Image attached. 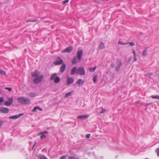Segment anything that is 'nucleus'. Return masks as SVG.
Returning <instances> with one entry per match:
<instances>
[{
    "label": "nucleus",
    "mask_w": 159,
    "mask_h": 159,
    "mask_svg": "<svg viewBox=\"0 0 159 159\" xmlns=\"http://www.w3.org/2000/svg\"><path fill=\"white\" fill-rule=\"evenodd\" d=\"M129 43L131 46H133L134 45V43L132 42H129Z\"/></svg>",
    "instance_id": "4c0bfd02"
},
{
    "label": "nucleus",
    "mask_w": 159,
    "mask_h": 159,
    "mask_svg": "<svg viewBox=\"0 0 159 159\" xmlns=\"http://www.w3.org/2000/svg\"><path fill=\"white\" fill-rule=\"evenodd\" d=\"M63 60L60 57H57L54 61L53 64L55 65H59L63 63Z\"/></svg>",
    "instance_id": "39448f33"
},
{
    "label": "nucleus",
    "mask_w": 159,
    "mask_h": 159,
    "mask_svg": "<svg viewBox=\"0 0 159 159\" xmlns=\"http://www.w3.org/2000/svg\"><path fill=\"white\" fill-rule=\"evenodd\" d=\"M93 82L94 83H96L98 81L97 75H95L93 78Z\"/></svg>",
    "instance_id": "5701e85b"
},
{
    "label": "nucleus",
    "mask_w": 159,
    "mask_h": 159,
    "mask_svg": "<svg viewBox=\"0 0 159 159\" xmlns=\"http://www.w3.org/2000/svg\"><path fill=\"white\" fill-rule=\"evenodd\" d=\"M77 70V68L76 66L73 67L71 70V75H73L76 73V71Z\"/></svg>",
    "instance_id": "f3484780"
},
{
    "label": "nucleus",
    "mask_w": 159,
    "mask_h": 159,
    "mask_svg": "<svg viewBox=\"0 0 159 159\" xmlns=\"http://www.w3.org/2000/svg\"><path fill=\"white\" fill-rule=\"evenodd\" d=\"M78 157H75V156L73 155V156H69L68 157V159H79Z\"/></svg>",
    "instance_id": "a878e982"
},
{
    "label": "nucleus",
    "mask_w": 159,
    "mask_h": 159,
    "mask_svg": "<svg viewBox=\"0 0 159 159\" xmlns=\"http://www.w3.org/2000/svg\"><path fill=\"white\" fill-rule=\"evenodd\" d=\"M48 133V132L47 131H44L43 132H42L39 133L38 134V135H40V134H47Z\"/></svg>",
    "instance_id": "2f4dec72"
},
{
    "label": "nucleus",
    "mask_w": 159,
    "mask_h": 159,
    "mask_svg": "<svg viewBox=\"0 0 159 159\" xmlns=\"http://www.w3.org/2000/svg\"><path fill=\"white\" fill-rule=\"evenodd\" d=\"M72 93L71 92H70L67 93H66V94L65 96V97L67 98V97L70 96L71 95Z\"/></svg>",
    "instance_id": "cd10ccee"
},
{
    "label": "nucleus",
    "mask_w": 159,
    "mask_h": 159,
    "mask_svg": "<svg viewBox=\"0 0 159 159\" xmlns=\"http://www.w3.org/2000/svg\"><path fill=\"white\" fill-rule=\"evenodd\" d=\"M74 82V79L73 78H70L69 76L67 77V85H68L71 84Z\"/></svg>",
    "instance_id": "9d476101"
},
{
    "label": "nucleus",
    "mask_w": 159,
    "mask_h": 159,
    "mask_svg": "<svg viewBox=\"0 0 159 159\" xmlns=\"http://www.w3.org/2000/svg\"><path fill=\"white\" fill-rule=\"evenodd\" d=\"M151 104V103H150V104H148L147 105H149V104Z\"/></svg>",
    "instance_id": "5fc2aeb1"
},
{
    "label": "nucleus",
    "mask_w": 159,
    "mask_h": 159,
    "mask_svg": "<svg viewBox=\"0 0 159 159\" xmlns=\"http://www.w3.org/2000/svg\"><path fill=\"white\" fill-rule=\"evenodd\" d=\"M117 64L118 66L116 67V70L117 71H118L120 66H121V62L120 61H118L117 62Z\"/></svg>",
    "instance_id": "a211bd4d"
},
{
    "label": "nucleus",
    "mask_w": 159,
    "mask_h": 159,
    "mask_svg": "<svg viewBox=\"0 0 159 159\" xmlns=\"http://www.w3.org/2000/svg\"><path fill=\"white\" fill-rule=\"evenodd\" d=\"M40 159H48L46 157H44L42 158H41Z\"/></svg>",
    "instance_id": "49530a36"
},
{
    "label": "nucleus",
    "mask_w": 159,
    "mask_h": 159,
    "mask_svg": "<svg viewBox=\"0 0 159 159\" xmlns=\"http://www.w3.org/2000/svg\"><path fill=\"white\" fill-rule=\"evenodd\" d=\"M105 48L104 43L102 42H101L99 43L98 46V50H101Z\"/></svg>",
    "instance_id": "f8f14e48"
},
{
    "label": "nucleus",
    "mask_w": 159,
    "mask_h": 159,
    "mask_svg": "<svg viewBox=\"0 0 159 159\" xmlns=\"http://www.w3.org/2000/svg\"><path fill=\"white\" fill-rule=\"evenodd\" d=\"M57 76V74L56 73H54L52 74L50 77V79L51 80H53Z\"/></svg>",
    "instance_id": "aec40b11"
},
{
    "label": "nucleus",
    "mask_w": 159,
    "mask_h": 159,
    "mask_svg": "<svg viewBox=\"0 0 159 159\" xmlns=\"http://www.w3.org/2000/svg\"><path fill=\"white\" fill-rule=\"evenodd\" d=\"M77 57L76 56L74 57L71 60V62L73 65H75L78 62Z\"/></svg>",
    "instance_id": "2eb2a0df"
},
{
    "label": "nucleus",
    "mask_w": 159,
    "mask_h": 159,
    "mask_svg": "<svg viewBox=\"0 0 159 159\" xmlns=\"http://www.w3.org/2000/svg\"><path fill=\"white\" fill-rule=\"evenodd\" d=\"M89 116V115H81L78 116L77 118L80 119H83L84 120L85 119Z\"/></svg>",
    "instance_id": "4468645a"
},
{
    "label": "nucleus",
    "mask_w": 159,
    "mask_h": 159,
    "mask_svg": "<svg viewBox=\"0 0 159 159\" xmlns=\"http://www.w3.org/2000/svg\"><path fill=\"white\" fill-rule=\"evenodd\" d=\"M97 68V66H95L93 67H90L89 68V71L90 72H92L95 71Z\"/></svg>",
    "instance_id": "4be33fe9"
},
{
    "label": "nucleus",
    "mask_w": 159,
    "mask_h": 159,
    "mask_svg": "<svg viewBox=\"0 0 159 159\" xmlns=\"http://www.w3.org/2000/svg\"><path fill=\"white\" fill-rule=\"evenodd\" d=\"M3 122L2 121H0V127H1L3 125Z\"/></svg>",
    "instance_id": "a19ab883"
},
{
    "label": "nucleus",
    "mask_w": 159,
    "mask_h": 159,
    "mask_svg": "<svg viewBox=\"0 0 159 159\" xmlns=\"http://www.w3.org/2000/svg\"><path fill=\"white\" fill-rule=\"evenodd\" d=\"M69 1V0H65L63 2V4L64 5L65 4L67 3Z\"/></svg>",
    "instance_id": "e433bc0d"
},
{
    "label": "nucleus",
    "mask_w": 159,
    "mask_h": 159,
    "mask_svg": "<svg viewBox=\"0 0 159 159\" xmlns=\"http://www.w3.org/2000/svg\"><path fill=\"white\" fill-rule=\"evenodd\" d=\"M9 109L7 108L2 107L0 108V111L2 113H7L9 112Z\"/></svg>",
    "instance_id": "6e6552de"
},
{
    "label": "nucleus",
    "mask_w": 159,
    "mask_h": 159,
    "mask_svg": "<svg viewBox=\"0 0 159 159\" xmlns=\"http://www.w3.org/2000/svg\"><path fill=\"white\" fill-rule=\"evenodd\" d=\"M158 151H159V148H157L156 149V152L157 153V152Z\"/></svg>",
    "instance_id": "a18cd8bd"
},
{
    "label": "nucleus",
    "mask_w": 159,
    "mask_h": 159,
    "mask_svg": "<svg viewBox=\"0 0 159 159\" xmlns=\"http://www.w3.org/2000/svg\"><path fill=\"white\" fill-rule=\"evenodd\" d=\"M4 101V98L3 97H0V103Z\"/></svg>",
    "instance_id": "f704fd0d"
},
{
    "label": "nucleus",
    "mask_w": 159,
    "mask_h": 159,
    "mask_svg": "<svg viewBox=\"0 0 159 159\" xmlns=\"http://www.w3.org/2000/svg\"><path fill=\"white\" fill-rule=\"evenodd\" d=\"M38 21V20L37 19H35L34 20H32L31 19H30L27 20L26 21L27 22H35Z\"/></svg>",
    "instance_id": "b1692460"
},
{
    "label": "nucleus",
    "mask_w": 159,
    "mask_h": 159,
    "mask_svg": "<svg viewBox=\"0 0 159 159\" xmlns=\"http://www.w3.org/2000/svg\"><path fill=\"white\" fill-rule=\"evenodd\" d=\"M6 89L8 90L9 91L11 92L12 90V89L10 87H6L5 88Z\"/></svg>",
    "instance_id": "473e14b6"
},
{
    "label": "nucleus",
    "mask_w": 159,
    "mask_h": 159,
    "mask_svg": "<svg viewBox=\"0 0 159 159\" xmlns=\"http://www.w3.org/2000/svg\"><path fill=\"white\" fill-rule=\"evenodd\" d=\"M132 58V57H129L128 62H129L131 60Z\"/></svg>",
    "instance_id": "c03bdc74"
},
{
    "label": "nucleus",
    "mask_w": 159,
    "mask_h": 159,
    "mask_svg": "<svg viewBox=\"0 0 159 159\" xmlns=\"http://www.w3.org/2000/svg\"><path fill=\"white\" fill-rule=\"evenodd\" d=\"M60 80V79L58 76H57L54 79V83L56 84L58 83Z\"/></svg>",
    "instance_id": "412c9836"
},
{
    "label": "nucleus",
    "mask_w": 159,
    "mask_h": 159,
    "mask_svg": "<svg viewBox=\"0 0 159 159\" xmlns=\"http://www.w3.org/2000/svg\"><path fill=\"white\" fill-rule=\"evenodd\" d=\"M8 101H5L4 102V105L6 106H9L11 105L13 102V98H10L8 99Z\"/></svg>",
    "instance_id": "423d86ee"
},
{
    "label": "nucleus",
    "mask_w": 159,
    "mask_h": 159,
    "mask_svg": "<svg viewBox=\"0 0 159 159\" xmlns=\"http://www.w3.org/2000/svg\"><path fill=\"white\" fill-rule=\"evenodd\" d=\"M0 74L2 75H6L5 71L0 69Z\"/></svg>",
    "instance_id": "bb28decb"
},
{
    "label": "nucleus",
    "mask_w": 159,
    "mask_h": 159,
    "mask_svg": "<svg viewBox=\"0 0 159 159\" xmlns=\"http://www.w3.org/2000/svg\"><path fill=\"white\" fill-rule=\"evenodd\" d=\"M133 53L134 54V56H135V55H136V52H135L134 49H133Z\"/></svg>",
    "instance_id": "79ce46f5"
},
{
    "label": "nucleus",
    "mask_w": 159,
    "mask_h": 159,
    "mask_svg": "<svg viewBox=\"0 0 159 159\" xmlns=\"http://www.w3.org/2000/svg\"><path fill=\"white\" fill-rule=\"evenodd\" d=\"M157 156L159 157V151H158L157 152Z\"/></svg>",
    "instance_id": "de8ad7c7"
},
{
    "label": "nucleus",
    "mask_w": 159,
    "mask_h": 159,
    "mask_svg": "<svg viewBox=\"0 0 159 159\" xmlns=\"http://www.w3.org/2000/svg\"><path fill=\"white\" fill-rule=\"evenodd\" d=\"M17 100L19 102L25 105L29 104L30 103V100L29 99L24 98L23 97L18 98Z\"/></svg>",
    "instance_id": "f257e3e1"
},
{
    "label": "nucleus",
    "mask_w": 159,
    "mask_h": 159,
    "mask_svg": "<svg viewBox=\"0 0 159 159\" xmlns=\"http://www.w3.org/2000/svg\"><path fill=\"white\" fill-rule=\"evenodd\" d=\"M83 51L82 49H78L76 52V55L78 57V59L79 61L81 60L83 56Z\"/></svg>",
    "instance_id": "7ed1b4c3"
},
{
    "label": "nucleus",
    "mask_w": 159,
    "mask_h": 159,
    "mask_svg": "<svg viewBox=\"0 0 159 159\" xmlns=\"http://www.w3.org/2000/svg\"><path fill=\"white\" fill-rule=\"evenodd\" d=\"M134 61H137V58H136V55H135V57H134Z\"/></svg>",
    "instance_id": "37998d69"
},
{
    "label": "nucleus",
    "mask_w": 159,
    "mask_h": 159,
    "mask_svg": "<svg viewBox=\"0 0 159 159\" xmlns=\"http://www.w3.org/2000/svg\"><path fill=\"white\" fill-rule=\"evenodd\" d=\"M2 91V90L1 89H0V94L1 93Z\"/></svg>",
    "instance_id": "8fccbe9b"
},
{
    "label": "nucleus",
    "mask_w": 159,
    "mask_h": 159,
    "mask_svg": "<svg viewBox=\"0 0 159 159\" xmlns=\"http://www.w3.org/2000/svg\"><path fill=\"white\" fill-rule=\"evenodd\" d=\"M85 71L83 67H79L76 71V73L78 75H81L85 74Z\"/></svg>",
    "instance_id": "20e7f679"
},
{
    "label": "nucleus",
    "mask_w": 159,
    "mask_h": 159,
    "mask_svg": "<svg viewBox=\"0 0 159 159\" xmlns=\"http://www.w3.org/2000/svg\"><path fill=\"white\" fill-rule=\"evenodd\" d=\"M147 54V50L146 49H145L143 52V56H146Z\"/></svg>",
    "instance_id": "c756f323"
},
{
    "label": "nucleus",
    "mask_w": 159,
    "mask_h": 159,
    "mask_svg": "<svg viewBox=\"0 0 159 159\" xmlns=\"http://www.w3.org/2000/svg\"><path fill=\"white\" fill-rule=\"evenodd\" d=\"M129 43H123L121 41H119L118 42V43L119 44H121V45H125L128 44Z\"/></svg>",
    "instance_id": "c85d7f7f"
},
{
    "label": "nucleus",
    "mask_w": 159,
    "mask_h": 159,
    "mask_svg": "<svg viewBox=\"0 0 159 159\" xmlns=\"http://www.w3.org/2000/svg\"><path fill=\"white\" fill-rule=\"evenodd\" d=\"M66 67V65L65 63H63L62 64V65L61 66L60 69V71L61 73H63L64 72L65 70Z\"/></svg>",
    "instance_id": "ddd939ff"
},
{
    "label": "nucleus",
    "mask_w": 159,
    "mask_h": 159,
    "mask_svg": "<svg viewBox=\"0 0 159 159\" xmlns=\"http://www.w3.org/2000/svg\"><path fill=\"white\" fill-rule=\"evenodd\" d=\"M37 109H38L41 111H42V109L39 106H36L34 107V109L32 110V111L37 112L36 110Z\"/></svg>",
    "instance_id": "6ab92c4d"
},
{
    "label": "nucleus",
    "mask_w": 159,
    "mask_h": 159,
    "mask_svg": "<svg viewBox=\"0 0 159 159\" xmlns=\"http://www.w3.org/2000/svg\"><path fill=\"white\" fill-rule=\"evenodd\" d=\"M43 78V75H41L34 78L33 80V82L35 84H39L42 81Z\"/></svg>",
    "instance_id": "f03ea898"
},
{
    "label": "nucleus",
    "mask_w": 159,
    "mask_h": 159,
    "mask_svg": "<svg viewBox=\"0 0 159 159\" xmlns=\"http://www.w3.org/2000/svg\"><path fill=\"white\" fill-rule=\"evenodd\" d=\"M23 114H20L19 115H14L13 116H10L9 117V118L10 119H16L20 117V116L23 115Z\"/></svg>",
    "instance_id": "9b49d317"
},
{
    "label": "nucleus",
    "mask_w": 159,
    "mask_h": 159,
    "mask_svg": "<svg viewBox=\"0 0 159 159\" xmlns=\"http://www.w3.org/2000/svg\"><path fill=\"white\" fill-rule=\"evenodd\" d=\"M90 134H88L86 135V138H89L90 137Z\"/></svg>",
    "instance_id": "58836bf2"
},
{
    "label": "nucleus",
    "mask_w": 159,
    "mask_h": 159,
    "mask_svg": "<svg viewBox=\"0 0 159 159\" xmlns=\"http://www.w3.org/2000/svg\"><path fill=\"white\" fill-rule=\"evenodd\" d=\"M30 95L31 97H34L36 96V94L34 93H31Z\"/></svg>",
    "instance_id": "72a5a7b5"
},
{
    "label": "nucleus",
    "mask_w": 159,
    "mask_h": 159,
    "mask_svg": "<svg viewBox=\"0 0 159 159\" xmlns=\"http://www.w3.org/2000/svg\"><path fill=\"white\" fill-rule=\"evenodd\" d=\"M36 143H35L33 145V148L34 147Z\"/></svg>",
    "instance_id": "3c124183"
},
{
    "label": "nucleus",
    "mask_w": 159,
    "mask_h": 159,
    "mask_svg": "<svg viewBox=\"0 0 159 159\" xmlns=\"http://www.w3.org/2000/svg\"><path fill=\"white\" fill-rule=\"evenodd\" d=\"M114 66V65H113V66H112H112H111V67H113Z\"/></svg>",
    "instance_id": "864d4df0"
},
{
    "label": "nucleus",
    "mask_w": 159,
    "mask_h": 159,
    "mask_svg": "<svg viewBox=\"0 0 159 159\" xmlns=\"http://www.w3.org/2000/svg\"><path fill=\"white\" fill-rule=\"evenodd\" d=\"M40 74V72L36 70L33 72H31V75L32 77L36 78Z\"/></svg>",
    "instance_id": "1a4fd4ad"
},
{
    "label": "nucleus",
    "mask_w": 159,
    "mask_h": 159,
    "mask_svg": "<svg viewBox=\"0 0 159 159\" xmlns=\"http://www.w3.org/2000/svg\"><path fill=\"white\" fill-rule=\"evenodd\" d=\"M151 97L153 99H159V95H152L151 96Z\"/></svg>",
    "instance_id": "393cba45"
},
{
    "label": "nucleus",
    "mask_w": 159,
    "mask_h": 159,
    "mask_svg": "<svg viewBox=\"0 0 159 159\" xmlns=\"http://www.w3.org/2000/svg\"><path fill=\"white\" fill-rule=\"evenodd\" d=\"M73 48L72 46L68 47L65 49H64L62 51V52L64 53L67 52L70 53L73 50Z\"/></svg>",
    "instance_id": "0eeeda50"
},
{
    "label": "nucleus",
    "mask_w": 159,
    "mask_h": 159,
    "mask_svg": "<svg viewBox=\"0 0 159 159\" xmlns=\"http://www.w3.org/2000/svg\"><path fill=\"white\" fill-rule=\"evenodd\" d=\"M106 111V110H105V109H102V111H100V114H102V113H104V112H105Z\"/></svg>",
    "instance_id": "c9c22d12"
},
{
    "label": "nucleus",
    "mask_w": 159,
    "mask_h": 159,
    "mask_svg": "<svg viewBox=\"0 0 159 159\" xmlns=\"http://www.w3.org/2000/svg\"><path fill=\"white\" fill-rule=\"evenodd\" d=\"M2 4V2H0V6Z\"/></svg>",
    "instance_id": "603ef678"
},
{
    "label": "nucleus",
    "mask_w": 159,
    "mask_h": 159,
    "mask_svg": "<svg viewBox=\"0 0 159 159\" xmlns=\"http://www.w3.org/2000/svg\"><path fill=\"white\" fill-rule=\"evenodd\" d=\"M136 103H137V104H139V103H140V101H137V102H136Z\"/></svg>",
    "instance_id": "09e8293b"
},
{
    "label": "nucleus",
    "mask_w": 159,
    "mask_h": 159,
    "mask_svg": "<svg viewBox=\"0 0 159 159\" xmlns=\"http://www.w3.org/2000/svg\"><path fill=\"white\" fill-rule=\"evenodd\" d=\"M66 158V156H62L60 157V159H65Z\"/></svg>",
    "instance_id": "ea45409f"
},
{
    "label": "nucleus",
    "mask_w": 159,
    "mask_h": 159,
    "mask_svg": "<svg viewBox=\"0 0 159 159\" xmlns=\"http://www.w3.org/2000/svg\"><path fill=\"white\" fill-rule=\"evenodd\" d=\"M84 81L82 79H79L76 82V84H79V86L82 85L84 83Z\"/></svg>",
    "instance_id": "dca6fc26"
},
{
    "label": "nucleus",
    "mask_w": 159,
    "mask_h": 159,
    "mask_svg": "<svg viewBox=\"0 0 159 159\" xmlns=\"http://www.w3.org/2000/svg\"><path fill=\"white\" fill-rule=\"evenodd\" d=\"M41 134V135L40 137V138L41 139H43L44 138L46 137V135L44 134Z\"/></svg>",
    "instance_id": "7c9ffc66"
}]
</instances>
